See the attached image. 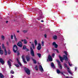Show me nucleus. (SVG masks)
<instances>
[{
  "mask_svg": "<svg viewBox=\"0 0 78 78\" xmlns=\"http://www.w3.org/2000/svg\"><path fill=\"white\" fill-rule=\"evenodd\" d=\"M64 66L66 67H67V64H65Z\"/></svg>",
  "mask_w": 78,
  "mask_h": 78,
  "instance_id": "obj_42",
  "label": "nucleus"
},
{
  "mask_svg": "<svg viewBox=\"0 0 78 78\" xmlns=\"http://www.w3.org/2000/svg\"><path fill=\"white\" fill-rule=\"evenodd\" d=\"M31 59L33 61L34 64H36V63H37V62L36 61V60L33 59V58H31Z\"/></svg>",
  "mask_w": 78,
  "mask_h": 78,
  "instance_id": "obj_16",
  "label": "nucleus"
},
{
  "mask_svg": "<svg viewBox=\"0 0 78 78\" xmlns=\"http://www.w3.org/2000/svg\"><path fill=\"white\" fill-rule=\"evenodd\" d=\"M44 36L45 37V38H46V37H47V34H45L44 35Z\"/></svg>",
  "mask_w": 78,
  "mask_h": 78,
  "instance_id": "obj_43",
  "label": "nucleus"
},
{
  "mask_svg": "<svg viewBox=\"0 0 78 78\" xmlns=\"http://www.w3.org/2000/svg\"><path fill=\"white\" fill-rule=\"evenodd\" d=\"M34 43L35 44V46H37V41H36V40H35L34 41Z\"/></svg>",
  "mask_w": 78,
  "mask_h": 78,
  "instance_id": "obj_23",
  "label": "nucleus"
},
{
  "mask_svg": "<svg viewBox=\"0 0 78 78\" xmlns=\"http://www.w3.org/2000/svg\"><path fill=\"white\" fill-rule=\"evenodd\" d=\"M27 41L26 40H24V44H27Z\"/></svg>",
  "mask_w": 78,
  "mask_h": 78,
  "instance_id": "obj_25",
  "label": "nucleus"
},
{
  "mask_svg": "<svg viewBox=\"0 0 78 78\" xmlns=\"http://www.w3.org/2000/svg\"><path fill=\"white\" fill-rule=\"evenodd\" d=\"M14 37L15 38V41L16 42H17V41H18V39H17V38L16 37V35L14 34Z\"/></svg>",
  "mask_w": 78,
  "mask_h": 78,
  "instance_id": "obj_18",
  "label": "nucleus"
},
{
  "mask_svg": "<svg viewBox=\"0 0 78 78\" xmlns=\"http://www.w3.org/2000/svg\"><path fill=\"white\" fill-rule=\"evenodd\" d=\"M23 33H27V30H23Z\"/></svg>",
  "mask_w": 78,
  "mask_h": 78,
  "instance_id": "obj_39",
  "label": "nucleus"
},
{
  "mask_svg": "<svg viewBox=\"0 0 78 78\" xmlns=\"http://www.w3.org/2000/svg\"><path fill=\"white\" fill-rule=\"evenodd\" d=\"M65 3H66V2H65Z\"/></svg>",
  "mask_w": 78,
  "mask_h": 78,
  "instance_id": "obj_59",
  "label": "nucleus"
},
{
  "mask_svg": "<svg viewBox=\"0 0 78 78\" xmlns=\"http://www.w3.org/2000/svg\"><path fill=\"white\" fill-rule=\"evenodd\" d=\"M57 62H58V66L59 67L60 69H62V65H61L60 64V62L58 60H57Z\"/></svg>",
  "mask_w": 78,
  "mask_h": 78,
  "instance_id": "obj_6",
  "label": "nucleus"
},
{
  "mask_svg": "<svg viewBox=\"0 0 78 78\" xmlns=\"http://www.w3.org/2000/svg\"><path fill=\"white\" fill-rule=\"evenodd\" d=\"M17 45L20 47H22V43L21 41H19L17 44Z\"/></svg>",
  "mask_w": 78,
  "mask_h": 78,
  "instance_id": "obj_7",
  "label": "nucleus"
},
{
  "mask_svg": "<svg viewBox=\"0 0 78 78\" xmlns=\"http://www.w3.org/2000/svg\"><path fill=\"white\" fill-rule=\"evenodd\" d=\"M8 21H6V23H8Z\"/></svg>",
  "mask_w": 78,
  "mask_h": 78,
  "instance_id": "obj_51",
  "label": "nucleus"
},
{
  "mask_svg": "<svg viewBox=\"0 0 78 78\" xmlns=\"http://www.w3.org/2000/svg\"><path fill=\"white\" fill-rule=\"evenodd\" d=\"M0 62L2 65H3V64H5V62H4V60L1 58H0Z\"/></svg>",
  "mask_w": 78,
  "mask_h": 78,
  "instance_id": "obj_12",
  "label": "nucleus"
},
{
  "mask_svg": "<svg viewBox=\"0 0 78 78\" xmlns=\"http://www.w3.org/2000/svg\"><path fill=\"white\" fill-rule=\"evenodd\" d=\"M8 54H11V51H10V50H9L8 51Z\"/></svg>",
  "mask_w": 78,
  "mask_h": 78,
  "instance_id": "obj_35",
  "label": "nucleus"
},
{
  "mask_svg": "<svg viewBox=\"0 0 78 78\" xmlns=\"http://www.w3.org/2000/svg\"><path fill=\"white\" fill-rule=\"evenodd\" d=\"M2 38L3 40H4V39H5V37L3 35H2Z\"/></svg>",
  "mask_w": 78,
  "mask_h": 78,
  "instance_id": "obj_33",
  "label": "nucleus"
},
{
  "mask_svg": "<svg viewBox=\"0 0 78 78\" xmlns=\"http://www.w3.org/2000/svg\"><path fill=\"white\" fill-rule=\"evenodd\" d=\"M57 73L59 74V73H60L61 71L58 69H57Z\"/></svg>",
  "mask_w": 78,
  "mask_h": 78,
  "instance_id": "obj_28",
  "label": "nucleus"
},
{
  "mask_svg": "<svg viewBox=\"0 0 78 78\" xmlns=\"http://www.w3.org/2000/svg\"><path fill=\"white\" fill-rule=\"evenodd\" d=\"M69 66H70V67H72V66H73V65L72 64V65H70V62H69Z\"/></svg>",
  "mask_w": 78,
  "mask_h": 78,
  "instance_id": "obj_37",
  "label": "nucleus"
},
{
  "mask_svg": "<svg viewBox=\"0 0 78 78\" xmlns=\"http://www.w3.org/2000/svg\"><path fill=\"white\" fill-rule=\"evenodd\" d=\"M15 65L16 66V67H19V65Z\"/></svg>",
  "mask_w": 78,
  "mask_h": 78,
  "instance_id": "obj_38",
  "label": "nucleus"
},
{
  "mask_svg": "<svg viewBox=\"0 0 78 78\" xmlns=\"http://www.w3.org/2000/svg\"><path fill=\"white\" fill-rule=\"evenodd\" d=\"M26 60L27 62L30 61V56L27 55L26 57Z\"/></svg>",
  "mask_w": 78,
  "mask_h": 78,
  "instance_id": "obj_11",
  "label": "nucleus"
},
{
  "mask_svg": "<svg viewBox=\"0 0 78 78\" xmlns=\"http://www.w3.org/2000/svg\"><path fill=\"white\" fill-rule=\"evenodd\" d=\"M13 50L14 53L16 52V51L17 50V46H16V45H14L13 47Z\"/></svg>",
  "mask_w": 78,
  "mask_h": 78,
  "instance_id": "obj_3",
  "label": "nucleus"
},
{
  "mask_svg": "<svg viewBox=\"0 0 78 78\" xmlns=\"http://www.w3.org/2000/svg\"><path fill=\"white\" fill-rule=\"evenodd\" d=\"M37 49L38 50H40L41 49V45L40 44H38V45L37 47Z\"/></svg>",
  "mask_w": 78,
  "mask_h": 78,
  "instance_id": "obj_9",
  "label": "nucleus"
},
{
  "mask_svg": "<svg viewBox=\"0 0 78 78\" xmlns=\"http://www.w3.org/2000/svg\"><path fill=\"white\" fill-rule=\"evenodd\" d=\"M10 61H12V60H11V59H10Z\"/></svg>",
  "mask_w": 78,
  "mask_h": 78,
  "instance_id": "obj_53",
  "label": "nucleus"
},
{
  "mask_svg": "<svg viewBox=\"0 0 78 78\" xmlns=\"http://www.w3.org/2000/svg\"><path fill=\"white\" fill-rule=\"evenodd\" d=\"M10 72L11 73H12V74H14V72L13 70H11Z\"/></svg>",
  "mask_w": 78,
  "mask_h": 78,
  "instance_id": "obj_34",
  "label": "nucleus"
},
{
  "mask_svg": "<svg viewBox=\"0 0 78 78\" xmlns=\"http://www.w3.org/2000/svg\"><path fill=\"white\" fill-rule=\"evenodd\" d=\"M31 45L33 49H34V48H35V47L34 46V44H32Z\"/></svg>",
  "mask_w": 78,
  "mask_h": 78,
  "instance_id": "obj_27",
  "label": "nucleus"
},
{
  "mask_svg": "<svg viewBox=\"0 0 78 78\" xmlns=\"http://www.w3.org/2000/svg\"><path fill=\"white\" fill-rule=\"evenodd\" d=\"M29 43H30V44H31V42H30Z\"/></svg>",
  "mask_w": 78,
  "mask_h": 78,
  "instance_id": "obj_54",
  "label": "nucleus"
},
{
  "mask_svg": "<svg viewBox=\"0 0 78 78\" xmlns=\"http://www.w3.org/2000/svg\"><path fill=\"white\" fill-rule=\"evenodd\" d=\"M17 55H20V54H19V53L18 52Z\"/></svg>",
  "mask_w": 78,
  "mask_h": 78,
  "instance_id": "obj_47",
  "label": "nucleus"
},
{
  "mask_svg": "<svg viewBox=\"0 0 78 78\" xmlns=\"http://www.w3.org/2000/svg\"><path fill=\"white\" fill-rule=\"evenodd\" d=\"M77 69V68L76 67H75V70H76Z\"/></svg>",
  "mask_w": 78,
  "mask_h": 78,
  "instance_id": "obj_44",
  "label": "nucleus"
},
{
  "mask_svg": "<svg viewBox=\"0 0 78 78\" xmlns=\"http://www.w3.org/2000/svg\"><path fill=\"white\" fill-rule=\"evenodd\" d=\"M17 33H19V30L17 31Z\"/></svg>",
  "mask_w": 78,
  "mask_h": 78,
  "instance_id": "obj_49",
  "label": "nucleus"
},
{
  "mask_svg": "<svg viewBox=\"0 0 78 78\" xmlns=\"http://www.w3.org/2000/svg\"><path fill=\"white\" fill-rule=\"evenodd\" d=\"M39 70L41 71V72H44V69H43V68H42V66H41L40 65L39 66Z\"/></svg>",
  "mask_w": 78,
  "mask_h": 78,
  "instance_id": "obj_5",
  "label": "nucleus"
},
{
  "mask_svg": "<svg viewBox=\"0 0 78 78\" xmlns=\"http://www.w3.org/2000/svg\"><path fill=\"white\" fill-rule=\"evenodd\" d=\"M26 45H24L23 46V50H25V49H26Z\"/></svg>",
  "mask_w": 78,
  "mask_h": 78,
  "instance_id": "obj_30",
  "label": "nucleus"
},
{
  "mask_svg": "<svg viewBox=\"0 0 78 78\" xmlns=\"http://www.w3.org/2000/svg\"><path fill=\"white\" fill-rule=\"evenodd\" d=\"M68 69H69V68H68Z\"/></svg>",
  "mask_w": 78,
  "mask_h": 78,
  "instance_id": "obj_58",
  "label": "nucleus"
},
{
  "mask_svg": "<svg viewBox=\"0 0 78 78\" xmlns=\"http://www.w3.org/2000/svg\"><path fill=\"white\" fill-rule=\"evenodd\" d=\"M41 21L42 22H44V21H43V20H41Z\"/></svg>",
  "mask_w": 78,
  "mask_h": 78,
  "instance_id": "obj_48",
  "label": "nucleus"
},
{
  "mask_svg": "<svg viewBox=\"0 0 78 78\" xmlns=\"http://www.w3.org/2000/svg\"><path fill=\"white\" fill-rule=\"evenodd\" d=\"M0 53L1 55L3 54V51L2 50V48H0Z\"/></svg>",
  "mask_w": 78,
  "mask_h": 78,
  "instance_id": "obj_17",
  "label": "nucleus"
},
{
  "mask_svg": "<svg viewBox=\"0 0 78 78\" xmlns=\"http://www.w3.org/2000/svg\"><path fill=\"white\" fill-rule=\"evenodd\" d=\"M21 41H22V42H23V40H21Z\"/></svg>",
  "mask_w": 78,
  "mask_h": 78,
  "instance_id": "obj_52",
  "label": "nucleus"
},
{
  "mask_svg": "<svg viewBox=\"0 0 78 78\" xmlns=\"http://www.w3.org/2000/svg\"><path fill=\"white\" fill-rule=\"evenodd\" d=\"M66 78H70V77H68V76L66 77Z\"/></svg>",
  "mask_w": 78,
  "mask_h": 78,
  "instance_id": "obj_50",
  "label": "nucleus"
},
{
  "mask_svg": "<svg viewBox=\"0 0 78 78\" xmlns=\"http://www.w3.org/2000/svg\"><path fill=\"white\" fill-rule=\"evenodd\" d=\"M62 75H63V73H62Z\"/></svg>",
  "mask_w": 78,
  "mask_h": 78,
  "instance_id": "obj_55",
  "label": "nucleus"
},
{
  "mask_svg": "<svg viewBox=\"0 0 78 78\" xmlns=\"http://www.w3.org/2000/svg\"><path fill=\"white\" fill-rule=\"evenodd\" d=\"M2 47L3 50H6V49L5 48V47L4 46V44H2Z\"/></svg>",
  "mask_w": 78,
  "mask_h": 78,
  "instance_id": "obj_24",
  "label": "nucleus"
},
{
  "mask_svg": "<svg viewBox=\"0 0 78 78\" xmlns=\"http://www.w3.org/2000/svg\"><path fill=\"white\" fill-rule=\"evenodd\" d=\"M41 45L42 46H44V41H42L41 42Z\"/></svg>",
  "mask_w": 78,
  "mask_h": 78,
  "instance_id": "obj_26",
  "label": "nucleus"
},
{
  "mask_svg": "<svg viewBox=\"0 0 78 78\" xmlns=\"http://www.w3.org/2000/svg\"><path fill=\"white\" fill-rule=\"evenodd\" d=\"M46 52H47V53H48V50H47Z\"/></svg>",
  "mask_w": 78,
  "mask_h": 78,
  "instance_id": "obj_45",
  "label": "nucleus"
},
{
  "mask_svg": "<svg viewBox=\"0 0 78 78\" xmlns=\"http://www.w3.org/2000/svg\"><path fill=\"white\" fill-rule=\"evenodd\" d=\"M4 53H5V55H7L8 54V53H7V51L6 49H5V50H4Z\"/></svg>",
  "mask_w": 78,
  "mask_h": 78,
  "instance_id": "obj_21",
  "label": "nucleus"
},
{
  "mask_svg": "<svg viewBox=\"0 0 78 78\" xmlns=\"http://www.w3.org/2000/svg\"><path fill=\"white\" fill-rule=\"evenodd\" d=\"M51 67L53 69H55V65H54L53 63L52 62L51 63Z\"/></svg>",
  "mask_w": 78,
  "mask_h": 78,
  "instance_id": "obj_15",
  "label": "nucleus"
},
{
  "mask_svg": "<svg viewBox=\"0 0 78 78\" xmlns=\"http://www.w3.org/2000/svg\"><path fill=\"white\" fill-rule=\"evenodd\" d=\"M70 78H73V77H71Z\"/></svg>",
  "mask_w": 78,
  "mask_h": 78,
  "instance_id": "obj_56",
  "label": "nucleus"
},
{
  "mask_svg": "<svg viewBox=\"0 0 78 78\" xmlns=\"http://www.w3.org/2000/svg\"><path fill=\"white\" fill-rule=\"evenodd\" d=\"M54 46L55 48H57L58 47V45L56 44V42H54L52 44Z\"/></svg>",
  "mask_w": 78,
  "mask_h": 78,
  "instance_id": "obj_10",
  "label": "nucleus"
},
{
  "mask_svg": "<svg viewBox=\"0 0 78 78\" xmlns=\"http://www.w3.org/2000/svg\"><path fill=\"white\" fill-rule=\"evenodd\" d=\"M47 61H48V60H47Z\"/></svg>",
  "mask_w": 78,
  "mask_h": 78,
  "instance_id": "obj_57",
  "label": "nucleus"
},
{
  "mask_svg": "<svg viewBox=\"0 0 78 78\" xmlns=\"http://www.w3.org/2000/svg\"><path fill=\"white\" fill-rule=\"evenodd\" d=\"M64 52L65 55H66V56L65 55H64L63 58L61 57V56H59V57L60 59V61L62 62H63V60H64V59H65L66 61H68V58H67V56L68 55L67 54V52L66 51H64Z\"/></svg>",
  "mask_w": 78,
  "mask_h": 78,
  "instance_id": "obj_1",
  "label": "nucleus"
},
{
  "mask_svg": "<svg viewBox=\"0 0 78 78\" xmlns=\"http://www.w3.org/2000/svg\"><path fill=\"white\" fill-rule=\"evenodd\" d=\"M28 50H29L28 49H27L26 50V51H28Z\"/></svg>",
  "mask_w": 78,
  "mask_h": 78,
  "instance_id": "obj_46",
  "label": "nucleus"
},
{
  "mask_svg": "<svg viewBox=\"0 0 78 78\" xmlns=\"http://www.w3.org/2000/svg\"><path fill=\"white\" fill-rule=\"evenodd\" d=\"M55 53H53L52 54V57H53V58H55Z\"/></svg>",
  "mask_w": 78,
  "mask_h": 78,
  "instance_id": "obj_36",
  "label": "nucleus"
},
{
  "mask_svg": "<svg viewBox=\"0 0 78 78\" xmlns=\"http://www.w3.org/2000/svg\"><path fill=\"white\" fill-rule=\"evenodd\" d=\"M7 63L9 66L10 69H11V63L9 60L7 62Z\"/></svg>",
  "mask_w": 78,
  "mask_h": 78,
  "instance_id": "obj_13",
  "label": "nucleus"
},
{
  "mask_svg": "<svg viewBox=\"0 0 78 78\" xmlns=\"http://www.w3.org/2000/svg\"><path fill=\"white\" fill-rule=\"evenodd\" d=\"M53 38L54 39V40H56V39H57L58 37H57V36L54 35L53 36Z\"/></svg>",
  "mask_w": 78,
  "mask_h": 78,
  "instance_id": "obj_19",
  "label": "nucleus"
},
{
  "mask_svg": "<svg viewBox=\"0 0 78 78\" xmlns=\"http://www.w3.org/2000/svg\"><path fill=\"white\" fill-rule=\"evenodd\" d=\"M22 58L23 59V62H24V63L25 64H27V62L25 61V58H24V56H22Z\"/></svg>",
  "mask_w": 78,
  "mask_h": 78,
  "instance_id": "obj_14",
  "label": "nucleus"
},
{
  "mask_svg": "<svg viewBox=\"0 0 78 78\" xmlns=\"http://www.w3.org/2000/svg\"><path fill=\"white\" fill-rule=\"evenodd\" d=\"M17 62L18 64L20 65V66H22V64H21V63L19 61V60H18V59H17Z\"/></svg>",
  "mask_w": 78,
  "mask_h": 78,
  "instance_id": "obj_22",
  "label": "nucleus"
},
{
  "mask_svg": "<svg viewBox=\"0 0 78 78\" xmlns=\"http://www.w3.org/2000/svg\"><path fill=\"white\" fill-rule=\"evenodd\" d=\"M68 72H69V73H70V74H71V75H72V73L71 72V71H70V70H68Z\"/></svg>",
  "mask_w": 78,
  "mask_h": 78,
  "instance_id": "obj_29",
  "label": "nucleus"
},
{
  "mask_svg": "<svg viewBox=\"0 0 78 78\" xmlns=\"http://www.w3.org/2000/svg\"><path fill=\"white\" fill-rule=\"evenodd\" d=\"M11 39H13V35H11Z\"/></svg>",
  "mask_w": 78,
  "mask_h": 78,
  "instance_id": "obj_40",
  "label": "nucleus"
},
{
  "mask_svg": "<svg viewBox=\"0 0 78 78\" xmlns=\"http://www.w3.org/2000/svg\"><path fill=\"white\" fill-rule=\"evenodd\" d=\"M48 59L49 61H53V58L51 57V56L50 55H49L48 57Z\"/></svg>",
  "mask_w": 78,
  "mask_h": 78,
  "instance_id": "obj_8",
  "label": "nucleus"
},
{
  "mask_svg": "<svg viewBox=\"0 0 78 78\" xmlns=\"http://www.w3.org/2000/svg\"><path fill=\"white\" fill-rule=\"evenodd\" d=\"M25 72L27 75H30V70L29 69L27 68H25Z\"/></svg>",
  "mask_w": 78,
  "mask_h": 78,
  "instance_id": "obj_2",
  "label": "nucleus"
},
{
  "mask_svg": "<svg viewBox=\"0 0 78 78\" xmlns=\"http://www.w3.org/2000/svg\"><path fill=\"white\" fill-rule=\"evenodd\" d=\"M55 50L57 52V53H59V51H58V50L57 49H55Z\"/></svg>",
  "mask_w": 78,
  "mask_h": 78,
  "instance_id": "obj_41",
  "label": "nucleus"
},
{
  "mask_svg": "<svg viewBox=\"0 0 78 78\" xmlns=\"http://www.w3.org/2000/svg\"><path fill=\"white\" fill-rule=\"evenodd\" d=\"M0 78H4V76L3 75L2 73H0Z\"/></svg>",
  "mask_w": 78,
  "mask_h": 78,
  "instance_id": "obj_20",
  "label": "nucleus"
},
{
  "mask_svg": "<svg viewBox=\"0 0 78 78\" xmlns=\"http://www.w3.org/2000/svg\"><path fill=\"white\" fill-rule=\"evenodd\" d=\"M39 58H41V55L40 54L38 53L37 54Z\"/></svg>",
  "mask_w": 78,
  "mask_h": 78,
  "instance_id": "obj_32",
  "label": "nucleus"
},
{
  "mask_svg": "<svg viewBox=\"0 0 78 78\" xmlns=\"http://www.w3.org/2000/svg\"><path fill=\"white\" fill-rule=\"evenodd\" d=\"M30 52L31 55L32 56H34V51H33V49L31 47H30Z\"/></svg>",
  "mask_w": 78,
  "mask_h": 78,
  "instance_id": "obj_4",
  "label": "nucleus"
},
{
  "mask_svg": "<svg viewBox=\"0 0 78 78\" xmlns=\"http://www.w3.org/2000/svg\"><path fill=\"white\" fill-rule=\"evenodd\" d=\"M35 69L36 70H38V69H37V66L36 65L35 66Z\"/></svg>",
  "mask_w": 78,
  "mask_h": 78,
  "instance_id": "obj_31",
  "label": "nucleus"
}]
</instances>
